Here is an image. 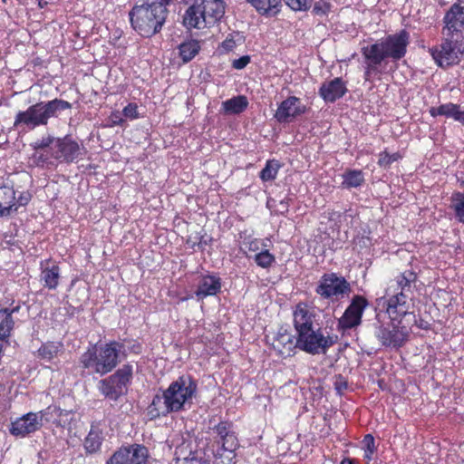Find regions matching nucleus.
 <instances>
[{"label":"nucleus","mask_w":464,"mask_h":464,"mask_svg":"<svg viewBox=\"0 0 464 464\" xmlns=\"http://www.w3.org/2000/svg\"><path fill=\"white\" fill-rule=\"evenodd\" d=\"M198 382L190 374H183L172 382L161 393L153 396L147 408L150 420L166 417L173 412L185 410L187 403L190 404L196 396Z\"/></svg>","instance_id":"f257e3e1"},{"label":"nucleus","mask_w":464,"mask_h":464,"mask_svg":"<svg viewBox=\"0 0 464 464\" xmlns=\"http://www.w3.org/2000/svg\"><path fill=\"white\" fill-rule=\"evenodd\" d=\"M176 0H138L129 12L131 28L141 37L159 34L166 23L168 6Z\"/></svg>","instance_id":"f03ea898"},{"label":"nucleus","mask_w":464,"mask_h":464,"mask_svg":"<svg viewBox=\"0 0 464 464\" xmlns=\"http://www.w3.org/2000/svg\"><path fill=\"white\" fill-rule=\"evenodd\" d=\"M417 280V273L408 269L396 276L386 288L383 306L392 321L402 319L409 314L411 298L408 294Z\"/></svg>","instance_id":"7ed1b4c3"},{"label":"nucleus","mask_w":464,"mask_h":464,"mask_svg":"<svg viewBox=\"0 0 464 464\" xmlns=\"http://www.w3.org/2000/svg\"><path fill=\"white\" fill-rule=\"evenodd\" d=\"M207 449L211 452L218 464H231L236 459L239 440L235 430L234 423L222 420L208 428Z\"/></svg>","instance_id":"20e7f679"},{"label":"nucleus","mask_w":464,"mask_h":464,"mask_svg":"<svg viewBox=\"0 0 464 464\" xmlns=\"http://www.w3.org/2000/svg\"><path fill=\"white\" fill-rule=\"evenodd\" d=\"M124 345L111 341L100 346L89 347L80 357L79 362L83 370L103 376L111 372L120 362V353Z\"/></svg>","instance_id":"39448f33"},{"label":"nucleus","mask_w":464,"mask_h":464,"mask_svg":"<svg viewBox=\"0 0 464 464\" xmlns=\"http://www.w3.org/2000/svg\"><path fill=\"white\" fill-rule=\"evenodd\" d=\"M82 147L71 135L56 138V144L52 151L33 153L30 160L35 167L43 169L54 170L59 163L71 164L76 162L82 155Z\"/></svg>","instance_id":"423d86ee"},{"label":"nucleus","mask_w":464,"mask_h":464,"mask_svg":"<svg viewBox=\"0 0 464 464\" xmlns=\"http://www.w3.org/2000/svg\"><path fill=\"white\" fill-rule=\"evenodd\" d=\"M71 108L72 104L69 102L57 98L47 102H40L29 106L25 111H18L14 126L17 128L24 125L34 130L38 126L47 125L50 118L57 117L58 111Z\"/></svg>","instance_id":"0eeeda50"},{"label":"nucleus","mask_w":464,"mask_h":464,"mask_svg":"<svg viewBox=\"0 0 464 464\" xmlns=\"http://www.w3.org/2000/svg\"><path fill=\"white\" fill-rule=\"evenodd\" d=\"M298 349L309 354L325 353L329 348L338 342V335H324L322 328H305L295 332Z\"/></svg>","instance_id":"6e6552de"},{"label":"nucleus","mask_w":464,"mask_h":464,"mask_svg":"<svg viewBox=\"0 0 464 464\" xmlns=\"http://www.w3.org/2000/svg\"><path fill=\"white\" fill-rule=\"evenodd\" d=\"M133 378V367L130 363L123 364L113 374L100 382L101 392L110 400L117 401L125 394Z\"/></svg>","instance_id":"1a4fd4ad"},{"label":"nucleus","mask_w":464,"mask_h":464,"mask_svg":"<svg viewBox=\"0 0 464 464\" xmlns=\"http://www.w3.org/2000/svg\"><path fill=\"white\" fill-rule=\"evenodd\" d=\"M315 293L323 299L334 300L351 291L349 282L336 273H324L319 279Z\"/></svg>","instance_id":"9d476101"},{"label":"nucleus","mask_w":464,"mask_h":464,"mask_svg":"<svg viewBox=\"0 0 464 464\" xmlns=\"http://www.w3.org/2000/svg\"><path fill=\"white\" fill-rule=\"evenodd\" d=\"M462 39L451 38L446 36L442 43L430 49V53L435 63L440 67H448L457 64L459 62V53H462L461 44Z\"/></svg>","instance_id":"9b49d317"},{"label":"nucleus","mask_w":464,"mask_h":464,"mask_svg":"<svg viewBox=\"0 0 464 464\" xmlns=\"http://www.w3.org/2000/svg\"><path fill=\"white\" fill-rule=\"evenodd\" d=\"M149 450L142 444L122 446L106 461V464H148Z\"/></svg>","instance_id":"f8f14e48"},{"label":"nucleus","mask_w":464,"mask_h":464,"mask_svg":"<svg viewBox=\"0 0 464 464\" xmlns=\"http://www.w3.org/2000/svg\"><path fill=\"white\" fill-rule=\"evenodd\" d=\"M401 319L392 321L391 325H380L376 331V337L382 345L399 349L402 347L408 340L409 332L405 326H400Z\"/></svg>","instance_id":"ddd939ff"},{"label":"nucleus","mask_w":464,"mask_h":464,"mask_svg":"<svg viewBox=\"0 0 464 464\" xmlns=\"http://www.w3.org/2000/svg\"><path fill=\"white\" fill-rule=\"evenodd\" d=\"M368 305L369 302L364 296L360 295H354L338 320V330L346 331L360 325L364 309Z\"/></svg>","instance_id":"4468645a"},{"label":"nucleus","mask_w":464,"mask_h":464,"mask_svg":"<svg viewBox=\"0 0 464 464\" xmlns=\"http://www.w3.org/2000/svg\"><path fill=\"white\" fill-rule=\"evenodd\" d=\"M442 34L445 36L463 39L464 37V6L454 3L443 16Z\"/></svg>","instance_id":"2eb2a0df"},{"label":"nucleus","mask_w":464,"mask_h":464,"mask_svg":"<svg viewBox=\"0 0 464 464\" xmlns=\"http://www.w3.org/2000/svg\"><path fill=\"white\" fill-rule=\"evenodd\" d=\"M382 44L387 58L399 61L407 53V47L410 44V34L405 29H401L396 34L387 35L382 41Z\"/></svg>","instance_id":"dca6fc26"},{"label":"nucleus","mask_w":464,"mask_h":464,"mask_svg":"<svg viewBox=\"0 0 464 464\" xmlns=\"http://www.w3.org/2000/svg\"><path fill=\"white\" fill-rule=\"evenodd\" d=\"M306 111L307 107L300 98L288 96L279 103L274 117L279 123H289Z\"/></svg>","instance_id":"f3484780"},{"label":"nucleus","mask_w":464,"mask_h":464,"mask_svg":"<svg viewBox=\"0 0 464 464\" xmlns=\"http://www.w3.org/2000/svg\"><path fill=\"white\" fill-rule=\"evenodd\" d=\"M42 427V416L38 413L28 412L15 420L12 421L9 431L15 437L24 438L27 435L35 432Z\"/></svg>","instance_id":"a211bd4d"},{"label":"nucleus","mask_w":464,"mask_h":464,"mask_svg":"<svg viewBox=\"0 0 464 464\" xmlns=\"http://www.w3.org/2000/svg\"><path fill=\"white\" fill-rule=\"evenodd\" d=\"M273 348L280 356H292L295 349H298L297 335L292 334L286 327L281 326L275 335Z\"/></svg>","instance_id":"6ab92c4d"},{"label":"nucleus","mask_w":464,"mask_h":464,"mask_svg":"<svg viewBox=\"0 0 464 464\" xmlns=\"http://www.w3.org/2000/svg\"><path fill=\"white\" fill-rule=\"evenodd\" d=\"M317 316L315 308L306 302H299L293 310V324L295 331L314 326Z\"/></svg>","instance_id":"aec40b11"},{"label":"nucleus","mask_w":464,"mask_h":464,"mask_svg":"<svg viewBox=\"0 0 464 464\" xmlns=\"http://www.w3.org/2000/svg\"><path fill=\"white\" fill-rule=\"evenodd\" d=\"M348 92L346 82L341 77L324 82L319 88L318 94L325 102L334 103L343 98Z\"/></svg>","instance_id":"412c9836"},{"label":"nucleus","mask_w":464,"mask_h":464,"mask_svg":"<svg viewBox=\"0 0 464 464\" xmlns=\"http://www.w3.org/2000/svg\"><path fill=\"white\" fill-rule=\"evenodd\" d=\"M183 25L188 29H204L209 27L203 14L199 0H193L182 16Z\"/></svg>","instance_id":"4be33fe9"},{"label":"nucleus","mask_w":464,"mask_h":464,"mask_svg":"<svg viewBox=\"0 0 464 464\" xmlns=\"http://www.w3.org/2000/svg\"><path fill=\"white\" fill-rule=\"evenodd\" d=\"M221 278L217 275H204L201 276L195 295L198 300H204L208 296L218 295L221 291Z\"/></svg>","instance_id":"5701e85b"},{"label":"nucleus","mask_w":464,"mask_h":464,"mask_svg":"<svg viewBox=\"0 0 464 464\" xmlns=\"http://www.w3.org/2000/svg\"><path fill=\"white\" fill-rule=\"evenodd\" d=\"M41 280L44 285L54 290L59 285L61 269L56 261L47 258L40 262Z\"/></svg>","instance_id":"b1692460"},{"label":"nucleus","mask_w":464,"mask_h":464,"mask_svg":"<svg viewBox=\"0 0 464 464\" xmlns=\"http://www.w3.org/2000/svg\"><path fill=\"white\" fill-rule=\"evenodd\" d=\"M199 3L209 27L223 18L226 10L223 0H199Z\"/></svg>","instance_id":"393cba45"},{"label":"nucleus","mask_w":464,"mask_h":464,"mask_svg":"<svg viewBox=\"0 0 464 464\" xmlns=\"http://www.w3.org/2000/svg\"><path fill=\"white\" fill-rule=\"evenodd\" d=\"M429 113L433 118L445 116L464 124V111L461 110L460 105L457 103L448 102L438 107H430Z\"/></svg>","instance_id":"a878e982"},{"label":"nucleus","mask_w":464,"mask_h":464,"mask_svg":"<svg viewBox=\"0 0 464 464\" xmlns=\"http://www.w3.org/2000/svg\"><path fill=\"white\" fill-rule=\"evenodd\" d=\"M14 186L3 184L0 186V217H9L14 213Z\"/></svg>","instance_id":"bb28decb"},{"label":"nucleus","mask_w":464,"mask_h":464,"mask_svg":"<svg viewBox=\"0 0 464 464\" xmlns=\"http://www.w3.org/2000/svg\"><path fill=\"white\" fill-rule=\"evenodd\" d=\"M102 442V430L98 425L92 424L91 429L83 440V448L86 454L92 455L99 452Z\"/></svg>","instance_id":"cd10ccee"},{"label":"nucleus","mask_w":464,"mask_h":464,"mask_svg":"<svg viewBox=\"0 0 464 464\" xmlns=\"http://www.w3.org/2000/svg\"><path fill=\"white\" fill-rule=\"evenodd\" d=\"M361 53L367 63L376 66L381 65V63L387 59L382 42L363 46L361 49Z\"/></svg>","instance_id":"c85d7f7f"},{"label":"nucleus","mask_w":464,"mask_h":464,"mask_svg":"<svg viewBox=\"0 0 464 464\" xmlns=\"http://www.w3.org/2000/svg\"><path fill=\"white\" fill-rule=\"evenodd\" d=\"M262 15H276L280 13L282 0H246Z\"/></svg>","instance_id":"c756f323"},{"label":"nucleus","mask_w":464,"mask_h":464,"mask_svg":"<svg viewBox=\"0 0 464 464\" xmlns=\"http://www.w3.org/2000/svg\"><path fill=\"white\" fill-rule=\"evenodd\" d=\"M63 352L62 342L48 341L44 343L37 350V356L46 362H52Z\"/></svg>","instance_id":"7c9ffc66"},{"label":"nucleus","mask_w":464,"mask_h":464,"mask_svg":"<svg viewBox=\"0 0 464 464\" xmlns=\"http://www.w3.org/2000/svg\"><path fill=\"white\" fill-rule=\"evenodd\" d=\"M248 100L245 95H237L228 99L222 103V107L226 113L239 114L246 110Z\"/></svg>","instance_id":"2f4dec72"},{"label":"nucleus","mask_w":464,"mask_h":464,"mask_svg":"<svg viewBox=\"0 0 464 464\" xmlns=\"http://www.w3.org/2000/svg\"><path fill=\"white\" fill-rule=\"evenodd\" d=\"M365 182L364 174L361 169H346L343 174L342 187L344 188H359Z\"/></svg>","instance_id":"473e14b6"},{"label":"nucleus","mask_w":464,"mask_h":464,"mask_svg":"<svg viewBox=\"0 0 464 464\" xmlns=\"http://www.w3.org/2000/svg\"><path fill=\"white\" fill-rule=\"evenodd\" d=\"M179 56L184 63L191 61L199 52L200 44L197 40H189L179 44Z\"/></svg>","instance_id":"72a5a7b5"},{"label":"nucleus","mask_w":464,"mask_h":464,"mask_svg":"<svg viewBox=\"0 0 464 464\" xmlns=\"http://www.w3.org/2000/svg\"><path fill=\"white\" fill-rule=\"evenodd\" d=\"M280 164L276 160H268L265 167L259 173V178L263 181H272L276 179Z\"/></svg>","instance_id":"f704fd0d"},{"label":"nucleus","mask_w":464,"mask_h":464,"mask_svg":"<svg viewBox=\"0 0 464 464\" xmlns=\"http://www.w3.org/2000/svg\"><path fill=\"white\" fill-rule=\"evenodd\" d=\"M402 158L403 155L401 152L389 153L385 149L378 154L377 164L380 168L388 169L393 162L399 161Z\"/></svg>","instance_id":"c9c22d12"},{"label":"nucleus","mask_w":464,"mask_h":464,"mask_svg":"<svg viewBox=\"0 0 464 464\" xmlns=\"http://www.w3.org/2000/svg\"><path fill=\"white\" fill-rule=\"evenodd\" d=\"M451 204L459 221L464 223V193L454 192L451 196Z\"/></svg>","instance_id":"e433bc0d"},{"label":"nucleus","mask_w":464,"mask_h":464,"mask_svg":"<svg viewBox=\"0 0 464 464\" xmlns=\"http://www.w3.org/2000/svg\"><path fill=\"white\" fill-rule=\"evenodd\" d=\"M350 210H345L343 212L335 211V210H328L324 213L325 217L330 222H334V226L340 229L343 224V222L347 221V218H352L353 215L349 214Z\"/></svg>","instance_id":"4c0bfd02"},{"label":"nucleus","mask_w":464,"mask_h":464,"mask_svg":"<svg viewBox=\"0 0 464 464\" xmlns=\"http://www.w3.org/2000/svg\"><path fill=\"white\" fill-rule=\"evenodd\" d=\"M56 144V138L48 135L43 137L40 140L34 142L32 146L34 150V153H41L44 151H52V149Z\"/></svg>","instance_id":"58836bf2"},{"label":"nucleus","mask_w":464,"mask_h":464,"mask_svg":"<svg viewBox=\"0 0 464 464\" xmlns=\"http://www.w3.org/2000/svg\"><path fill=\"white\" fill-rule=\"evenodd\" d=\"M254 260L258 266L269 268L276 262V257L269 250L265 249L256 254Z\"/></svg>","instance_id":"ea45409f"},{"label":"nucleus","mask_w":464,"mask_h":464,"mask_svg":"<svg viewBox=\"0 0 464 464\" xmlns=\"http://www.w3.org/2000/svg\"><path fill=\"white\" fill-rule=\"evenodd\" d=\"M14 328V320L13 316L8 315V317L3 318L0 323V340H6L10 335L12 331Z\"/></svg>","instance_id":"a19ab883"},{"label":"nucleus","mask_w":464,"mask_h":464,"mask_svg":"<svg viewBox=\"0 0 464 464\" xmlns=\"http://www.w3.org/2000/svg\"><path fill=\"white\" fill-rule=\"evenodd\" d=\"M332 4L326 0L315 1L312 13L315 16H327L332 11Z\"/></svg>","instance_id":"79ce46f5"},{"label":"nucleus","mask_w":464,"mask_h":464,"mask_svg":"<svg viewBox=\"0 0 464 464\" xmlns=\"http://www.w3.org/2000/svg\"><path fill=\"white\" fill-rule=\"evenodd\" d=\"M313 0H285L286 5L294 11H305L312 5Z\"/></svg>","instance_id":"37998d69"},{"label":"nucleus","mask_w":464,"mask_h":464,"mask_svg":"<svg viewBox=\"0 0 464 464\" xmlns=\"http://www.w3.org/2000/svg\"><path fill=\"white\" fill-rule=\"evenodd\" d=\"M138 105L135 102H130L128 103L123 109H122V115L130 120H136L140 118V114L138 111Z\"/></svg>","instance_id":"c03bdc74"},{"label":"nucleus","mask_w":464,"mask_h":464,"mask_svg":"<svg viewBox=\"0 0 464 464\" xmlns=\"http://www.w3.org/2000/svg\"><path fill=\"white\" fill-rule=\"evenodd\" d=\"M32 199V195L29 191H23L19 194L18 198L14 196V206L15 212L18 211L20 207H25Z\"/></svg>","instance_id":"a18cd8bd"},{"label":"nucleus","mask_w":464,"mask_h":464,"mask_svg":"<svg viewBox=\"0 0 464 464\" xmlns=\"http://www.w3.org/2000/svg\"><path fill=\"white\" fill-rule=\"evenodd\" d=\"M251 62L250 55H243L232 61V67L236 70H242L246 68Z\"/></svg>","instance_id":"49530a36"},{"label":"nucleus","mask_w":464,"mask_h":464,"mask_svg":"<svg viewBox=\"0 0 464 464\" xmlns=\"http://www.w3.org/2000/svg\"><path fill=\"white\" fill-rule=\"evenodd\" d=\"M353 242L355 246H358L360 249L369 248L372 246V239L368 236H357Z\"/></svg>","instance_id":"de8ad7c7"},{"label":"nucleus","mask_w":464,"mask_h":464,"mask_svg":"<svg viewBox=\"0 0 464 464\" xmlns=\"http://www.w3.org/2000/svg\"><path fill=\"white\" fill-rule=\"evenodd\" d=\"M111 126H122L125 123V120L122 118V112L118 111H112L109 117Z\"/></svg>","instance_id":"09e8293b"},{"label":"nucleus","mask_w":464,"mask_h":464,"mask_svg":"<svg viewBox=\"0 0 464 464\" xmlns=\"http://www.w3.org/2000/svg\"><path fill=\"white\" fill-rule=\"evenodd\" d=\"M362 443L365 447V450L370 451V454H373L376 450L374 437L372 434H366L363 437Z\"/></svg>","instance_id":"8fccbe9b"},{"label":"nucleus","mask_w":464,"mask_h":464,"mask_svg":"<svg viewBox=\"0 0 464 464\" xmlns=\"http://www.w3.org/2000/svg\"><path fill=\"white\" fill-rule=\"evenodd\" d=\"M334 387L337 392L341 393L343 391L347 389L348 384L345 379L340 375L334 382Z\"/></svg>","instance_id":"3c124183"},{"label":"nucleus","mask_w":464,"mask_h":464,"mask_svg":"<svg viewBox=\"0 0 464 464\" xmlns=\"http://www.w3.org/2000/svg\"><path fill=\"white\" fill-rule=\"evenodd\" d=\"M222 47L227 51H232L236 47V42L233 38H227L223 41Z\"/></svg>","instance_id":"603ef678"},{"label":"nucleus","mask_w":464,"mask_h":464,"mask_svg":"<svg viewBox=\"0 0 464 464\" xmlns=\"http://www.w3.org/2000/svg\"><path fill=\"white\" fill-rule=\"evenodd\" d=\"M198 234H197L194 237H188L186 240V244L192 249L195 248V246H198V245L200 244V242H198Z\"/></svg>","instance_id":"864d4df0"},{"label":"nucleus","mask_w":464,"mask_h":464,"mask_svg":"<svg viewBox=\"0 0 464 464\" xmlns=\"http://www.w3.org/2000/svg\"><path fill=\"white\" fill-rule=\"evenodd\" d=\"M377 66L373 65L372 63H367V67L364 71V79L365 81H368L371 77L372 72L376 71Z\"/></svg>","instance_id":"5fc2aeb1"},{"label":"nucleus","mask_w":464,"mask_h":464,"mask_svg":"<svg viewBox=\"0 0 464 464\" xmlns=\"http://www.w3.org/2000/svg\"><path fill=\"white\" fill-rule=\"evenodd\" d=\"M259 249V241L256 238H254L248 242V250L252 252H256Z\"/></svg>","instance_id":"6e6d98bb"},{"label":"nucleus","mask_w":464,"mask_h":464,"mask_svg":"<svg viewBox=\"0 0 464 464\" xmlns=\"http://www.w3.org/2000/svg\"><path fill=\"white\" fill-rule=\"evenodd\" d=\"M198 242H200V244L198 245V246L199 248H201L202 250L204 249L205 246L208 245V241L207 239H205L204 236H200L199 234H198Z\"/></svg>","instance_id":"4d7b16f0"},{"label":"nucleus","mask_w":464,"mask_h":464,"mask_svg":"<svg viewBox=\"0 0 464 464\" xmlns=\"http://www.w3.org/2000/svg\"><path fill=\"white\" fill-rule=\"evenodd\" d=\"M340 464H360V462L357 459H351V458H344Z\"/></svg>","instance_id":"13d9d810"},{"label":"nucleus","mask_w":464,"mask_h":464,"mask_svg":"<svg viewBox=\"0 0 464 464\" xmlns=\"http://www.w3.org/2000/svg\"><path fill=\"white\" fill-rule=\"evenodd\" d=\"M373 454H370V451L368 450H364V459H366L368 461H370L372 458Z\"/></svg>","instance_id":"bf43d9fd"},{"label":"nucleus","mask_w":464,"mask_h":464,"mask_svg":"<svg viewBox=\"0 0 464 464\" xmlns=\"http://www.w3.org/2000/svg\"><path fill=\"white\" fill-rule=\"evenodd\" d=\"M21 306L19 304L15 305V306H13L11 307L10 309V312L12 313V314H15V313H18L19 310H20Z\"/></svg>","instance_id":"052dcab7"},{"label":"nucleus","mask_w":464,"mask_h":464,"mask_svg":"<svg viewBox=\"0 0 464 464\" xmlns=\"http://www.w3.org/2000/svg\"><path fill=\"white\" fill-rule=\"evenodd\" d=\"M460 186L464 187V179L460 182Z\"/></svg>","instance_id":"680f3d73"},{"label":"nucleus","mask_w":464,"mask_h":464,"mask_svg":"<svg viewBox=\"0 0 464 464\" xmlns=\"http://www.w3.org/2000/svg\"><path fill=\"white\" fill-rule=\"evenodd\" d=\"M188 299V297H183V298H181V301H186Z\"/></svg>","instance_id":"e2e57ef3"},{"label":"nucleus","mask_w":464,"mask_h":464,"mask_svg":"<svg viewBox=\"0 0 464 464\" xmlns=\"http://www.w3.org/2000/svg\"><path fill=\"white\" fill-rule=\"evenodd\" d=\"M262 246L266 247V244L263 242V243H262Z\"/></svg>","instance_id":"0e129e2a"}]
</instances>
